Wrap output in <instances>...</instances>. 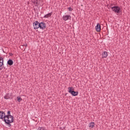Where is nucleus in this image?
Segmentation results:
<instances>
[{
    "label": "nucleus",
    "instance_id": "6ab92c4d",
    "mask_svg": "<svg viewBox=\"0 0 130 130\" xmlns=\"http://www.w3.org/2000/svg\"><path fill=\"white\" fill-rule=\"evenodd\" d=\"M68 10H69L70 12H72V11H73V8H72V7H69L68 8Z\"/></svg>",
    "mask_w": 130,
    "mask_h": 130
},
{
    "label": "nucleus",
    "instance_id": "9b49d317",
    "mask_svg": "<svg viewBox=\"0 0 130 130\" xmlns=\"http://www.w3.org/2000/svg\"><path fill=\"white\" fill-rule=\"evenodd\" d=\"M11 97H12V93L10 94V93H7L4 96V99H10Z\"/></svg>",
    "mask_w": 130,
    "mask_h": 130
},
{
    "label": "nucleus",
    "instance_id": "6e6552de",
    "mask_svg": "<svg viewBox=\"0 0 130 130\" xmlns=\"http://www.w3.org/2000/svg\"><path fill=\"white\" fill-rule=\"evenodd\" d=\"M62 19L64 21H68V20L72 19V16L70 15H65L62 17Z\"/></svg>",
    "mask_w": 130,
    "mask_h": 130
},
{
    "label": "nucleus",
    "instance_id": "4468645a",
    "mask_svg": "<svg viewBox=\"0 0 130 130\" xmlns=\"http://www.w3.org/2000/svg\"><path fill=\"white\" fill-rule=\"evenodd\" d=\"M78 94H79V92L75 91L74 90L72 92L71 95H72V96H78Z\"/></svg>",
    "mask_w": 130,
    "mask_h": 130
},
{
    "label": "nucleus",
    "instance_id": "dca6fc26",
    "mask_svg": "<svg viewBox=\"0 0 130 130\" xmlns=\"http://www.w3.org/2000/svg\"><path fill=\"white\" fill-rule=\"evenodd\" d=\"M51 15H52V12L49 13L48 14L45 15L44 16V18H49L50 17H51Z\"/></svg>",
    "mask_w": 130,
    "mask_h": 130
},
{
    "label": "nucleus",
    "instance_id": "f8f14e48",
    "mask_svg": "<svg viewBox=\"0 0 130 130\" xmlns=\"http://www.w3.org/2000/svg\"><path fill=\"white\" fill-rule=\"evenodd\" d=\"M75 89L73 87H68V92L69 93H70V94H72V92L74 91Z\"/></svg>",
    "mask_w": 130,
    "mask_h": 130
},
{
    "label": "nucleus",
    "instance_id": "0eeeda50",
    "mask_svg": "<svg viewBox=\"0 0 130 130\" xmlns=\"http://www.w3.org/2000/svg\"><path fill=\"white\" fill-rule=\"evenodd\" d=\"M95 30L96 32H100L101 31V25L100 23H97L95 26Z\"/></svg>",
    "mask_w": 130,
    "mask_h": 130
},
{
    "label": "nucleus",
    "instance_id": "423d86ee",
    "mask_svg": "<svg viewBox=\"0 0 130 130\" xmlns=\"http://www.w3.org/2000/svg\"><path fill=\"white\" fill-rule=\"evenodd\" d=\"M39 28L42 30H44L46 28V24L44 22H40Z\"/></svg>",
    "mask_w": 130,
    "mask_h": 130
},
{
    "label": "nucleus",
    "instance_id": "ddd939ff",
    "mask_svg": "<svg viewBox=\"0 0 130 130\" xmlns=\"http://www.w3.org/2000/svg\"><path fill=\"white\" fill-rule=\"evenodd\" d=\"M102 55H103V58H106V57L108 56V54L107 53V52L104 51L102 53Z\"/></svg>",
    "mask_w": 130,
    "mask_h": 130
},
{
    "label": "nucleus",
    "instance_id": "39448f33",
    "mask_svg": "<svg viewBox=\"0 0 130 130\" xmlns=\"http://www.w3.org/2000/svg\"><path fill=\"white\" fill-rule=\"evenodd\" d=\"M39 25H40V22L36 21H35L33 23V26H34V29H35V30H36L37 29H39Z\"/></svg>",
    "mask_w": 130,
    "mask_h": 130
},
{
    "label": "nucleus",
    "instance_id": "393cba45",
    "mask_svg": "<svg viewBox=\"0 0 130 130\" xmlns=\"http://www.w3.org/2000/svg\"><path fill=\"white\" fill-rule=\"evenodd\" d=\"M60 128H61V127H60Z\"/></svg>",
    "mask_w": 130,
    "mask_h": 130
},
{
    "label": "nucleus",
    "instance_id": "5701e85b",
    "mask_svg": "<svg viewBox=\"0 0 130 130\" xmlns=\"http://www.w3.org/2000/svg\"><path fill=\"white\" fill-rule=\"evenodd\" d=\"M61 130H63V129H61Z\"/></svg>",
    "mask_w": 130,
    "mask_h": 130
},
{
    "label": "nucleus",
    "instance_id": "4be33fe9",
    "mask_svg": "<svg viewBox=\"0 0 130 130\" xmlns=\"http://www.w3.org/2000/svg\"><path fill=\"white\" fill-rule=\"evenodd\" d=\"M65 96H67V93H66Z\"/></svg>",
    "mask_w": 130,
    "mask_h": 130
},
{
    "label": "nucleus",
    "instance_id": "9d476101",
    "mask_svg": "<svg viewBox=\"0 0 130 130\" xmlns=\"http://www.w3.org/2000/svg\"><path fill=\"white\" fill-rule=\"evenodd\" d=\"M7 64L10 66H13V64H14V61L11 59H9L7 61Z\"/></svg>",
    "mask_w": 130,
    "mask_h": 130
},
{
    "label": "nucleus",
    "instance_id": "2eb2a0df",
    "mask_svg": "<svg viewBox=\"0 0 130 130\" xmlns=\"http://www.w3.org/2000/svg\"><path fill=\"white\" fill-rule=\"evenodd\" d=\"M95 126V123L93 122H91L89 123V127L90 128H93V127H94Z\"/></svg>",
    "mask_w": 130,
    "mask_h": 130
},
{
    "label": "nucleus",
    "instance_id": "7ed1b4c3",
    "mask_svg": "<svg viewBox=\"0 0 130 130\" xmlns=\"http://www.w3.org/2000/svg\"><path fill=\"white\" fill-rule=\"evenodd\" d=\"M3 69H6L4 67V57L0 56V71H2Z\"/></svg>",
    "mask_w": 130,
    "mask_h": 130
},
{
    "label": "nucleus",
    "instance_id": "f257e3e1",
    "mask_svg": "<svg viewBox=\"0 0 130 130\" xmlns=\"http://www.w3.org/2000/svg\"><path fill=\"white\" fill-rule=\"evenodd\" d=\"M8 115H6L5 117H6V119H5V122L8 126H11L12 124L11 123H13L14 121H15V119H14V117L11 115V111H8L7 112Z\"/></svg>",
    "mask_w": 130,
    "mask_h": 130
},
{
    "label": "nucleus",
    "instance_id": "20e7f679",
    "mask_svg": "<svg viewBox=\"0 0 130 130\" xmlns=\"http://www.w3.org/2000/svg\"><path fill=\"white\" fill-rule=\"evenodd\" d=\"M0 119H3L5 122V119H7L6 113L4 111H0Z\"/></svg>",
    "mask_w": 130,
    "mask_h": 130
},
{
    "label": "nucleus",
    "instance_id": "412c9836",
    "mask_svg": "<svg viewBox=\"0 0 130 130\" xmlns=\"http://www.w3.org/2000/svg\"><path fill=\"white\" fill-rule=\"evenodd\" d=\"M10 55H11V56H12V55H13V54H12V53H11Z\"/></svg>",
    "mask_w": 130,
    "mask_h": 130
},
{
    "label": "nucleus",
    "instance_id": "1a4fd4ad",
    "mask_svg": "<svg viewBox=\"0 0 130 130\" xmlns=\"http://www.w3.org/2000/svg\"><path fill=\"white\" fill-rule=\"evenodd\" d=\"M32 4L35 5V7H38L40 5V0H34L32 1Z\"/></svg>",
    "mask_w": 130,
    "mask_h": 130
},
{
    "label": "nucleus",
    "instance_id": "f03ea898",
    "mask_svg": "<svg viewBox=\"0 0 130 130\" xmlns=\"http://www.w3.org/2000/svg\"><path fill=\"white\" fill-rule=\"evenodd\" d=\"M111 10H112L113 12H115L116 14H119V13L121 12L120 8L118 6H114L111 7Z\"/></svg>",
    "mask_w": 130,
    "mask_h": 130
},
{
    "label": "nucleus",
    "instance_id": "f3484780",
    "mask_svg": "<svg viewBox=\"0 0 130 130\" xmlns=\"http://www.w3.org/2000/svg\"><path fill=\"white\" fill-rule=\"evenodd\" d=\"M23 99L21 98V96H17V101H18L19 103L22 101Z\"/></svg>",
    "mask_w": 130,
    "mask_h": 130
},
{
    "label": "nucleus",
    "instance_id": "b1692460",
    "mask_svg": "<svg viewBox=\"0 0 130 130\" xmlns=\"http://www.w3.org/2000/svg\"><path fill=\"white\" fill-rule=\"evenodd\" d=\"M25 46H27V45H26Z\"/></svg>",
    "mask_w": 130,
    "mask_h": 130
},
{
    "label": "nucleus",
    "instance_id": "aec40b11",
    "mask_svg": "<svg viewBox=\"0 0 130 130\" xmlns=\"http://www.w3.org/2000/svg\"><path fill=\"white\" fill-rule=\"evenodd\" d=\"M9 120H10L11 121V120H12V118H9Z\"/></svg>",
    "mask_w": 130,
    "mask_h": 130
},
{
    "label": "nucleus",
    "instance_id": "a211bd4d",
    "mask_svg": "<svg viewBox=\"0 0 130 130\" xmlns=\"http://www.w3.org/2000/svg\"><path fill=\"white\" fill-rule=\"evenodd\" d=\"M37 130H46L44 127H39Z\"/></svg>",
    "mask_w": 130,
    "mask_h": 130
}]
</instances>
